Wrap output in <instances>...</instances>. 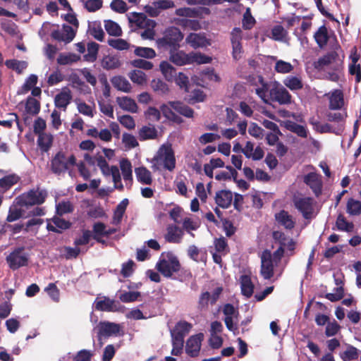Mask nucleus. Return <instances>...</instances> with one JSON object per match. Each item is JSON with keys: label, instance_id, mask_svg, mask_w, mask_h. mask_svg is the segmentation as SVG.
<instances>
[{"label": "nucleus", "instance_id": "nucleus-23", "mask_svg": "<svg viewBox=\"0 0 361 361\" xmlns=\"http://www.w3.org/2000/svg\"><path fill=\"white\" fill-rule=\"evenodd\" d=\"M275 219L279 224L283 226L286 229L291 230L295 227V223L293 219V216L283 209L275 214Z\"/></svg>", "mask_w": 361, "mask_h": 361}, {"label": "nucleus", "instance_id": "nucleus-9", "mask_svg": "<svg viewBox=\"0 0 361 361\" xmlns=\"http://www.w3.org/2000/svg\"><path fill=\"white\" fill-rule=\"evenodd\" d=\"M47 193L45 190H30L20 200L23 205L41 204L44 202Z\"/></svg>", "mask_w": 361, "mask_h": 361}, {"label": "nucleus", "instance_id": "nucleus-33", "mask_svg": "<svg viewBox=\"0 0 361 361\" xmlns=\"http://www.w3.org/2000/svg\"><path fill=\"white\" fill-rule=\"evenodd\" d=\"M283 84L292 91L300 90L303 87L302 79L298 76H287L283 80Z\"/></svg>", "mask_w": 361, "mask_h": 361}, {"label": "nucleus", "instance_id": "nucleus-64", "mask_svg": "<svg viewBox=\"0 0 361 361\" xmlns=\"http://www.w3.org/2000/svg\"><path fill=\"white\" fill-rule=\"evenodd\" d=\"M110 7L113 11L119 13H124L128 9L126 3L123 0H113Z\"/></svg>", "mask_w": 361, "mask_h": 361}, {"label": "nucleus", "instance_id": "nucleus-62", "mask_svg": "<svg viewBox=\"0 0 361 361\" xmlns=\"http://www.w3.org/2000/svg\"><path fill=\"white\" fill-rule=\"evenodd\" d=\"M122 141L124 143L125 147L128 149L135 148L139 145L135 137L127 133H123Z\"/></svg>", "mask_w": 361, "mask_h": 361}, {"label": "nucleus", "instance_id": "nucleus-32", "mask_svg": "<svg viewBox=\"0 0 361 361\" xmlns=\"http://www.w3.org/2000/svg\"><path fill=\"white\" fill-rule=\"evenodd\" d=\"M113 86L118 90L129 92L131 90L130 83L122 76H114L111 80Z\"/></svg>", "mask_w": 361, "mask_h": 361}, {"label": "nucleus", "instance_id": "nucleus-61", "mask_svg": "<svg viewBox=\"0 0 361 361\" xmlns=\"http://www.w3.org/2000/svg\"><path fill=\"white\" fill-rule=\"evenodd\" d=\"M49 297L55 302H59L60 298L59 290L54 283H50L44 289Z\"/></svg>", "mask_w": 361, "mask_h": 361}, {"label": "nucleus", "instance_id": "nucleus-26", "mask_svg": "<svg viewBox=\"0 0 361 361\" xmlns=\"http://www.w3.org/2000/svg\"><path fill=\"white\" fill-rule=\"evenodd\" d=\"M116 101L122 109L131 113H136L137 111V105L134 99L128 97H118Z\"/></svg>", "mask_w": 361, "mask_h": 361}, {"label": "nucleus", "instance_id": "nucleus-47", "mask_svg": "<svg viewBox=\"0 0 361 361\" xmlns=\"http://www.w3.org/2000/svg\"><path fill=\"white\" fill-rule=\"evenodd\" d=\"M99 44L94 42H91L87 44V54L84 56L86 61L94 62L97 59Z\"/></svg>", "mask_w": 361, "mask_h": 361}, {"label": "nucleus", "instance_id": "nucleus-38", "mask_svg": "<svg viewBox=\"0 0 361 361\" xmlns=\"http://www.w3.org/2000/svg\"><path fill=\"white\" fill-rule=\"evenodd\" d=\"M157 137V130L155 127L145 126L139 130V139L146 140L155 139Z\"/></svg>", "mask_w": 361, "mask_h": 361}, {"label": "nucleus", "instance_id": "nucleus-18", "mask_svg": "<svg viewBox=\"0 0 361 361\" xmlns=\"http://www.w3.org/2000/svg\"><path fill=\"white\" fill-rule=\"evenodd\" d=\"M99 337H109L113 335H118L121 331V326L118 324L110 322H101L99 324Z\"/></svg>", "mask_w": 361, "mask_h": 361}, {"label": "nucleus", "instance_id": "nucleus-7", "mask_svg": "<svg viewBox=\"0 0 361 361\" xmlns=\"http://www.w3.org/2000/svg\"><path fill=\"white\" fill-rule=\"evenodd\" d=\"M8 267L12 270H17L28 264L29 254L23 246L16 247L6 258Z\"/></svg>", "mask_w": 361, "mask_h": 361}, {"label": "nucleus", "instance_id": "nucleus-24", "mask_svg": "<svg viewBox=\"0 0 361 361\" xmlns=\"http://www.w3.org/2000/svg\"><path fill=\"white\" fill-rule=\"evenodd\" d=\"M338 59V54L336 51H330L315 61L314 63V66L317 70H322L324 66L336 62Z\"/></svg>", "mask_w": 361, "mask_h": 361}, {"label": "nucleus", "instance_id": "nucleus-39", "mask_svg": "<svg viewBox=\"0 0 361 361\" xmlns=\"http://www.w3.org/2000/svg\"><path fill=\"white\" fill-rule=\"evenodd\" d=\"M80 56L73 53L63 54L61 53L57 58V63L59 65H71L78 61Z\"/></svg>", "mask_w": 361, "mask_h": 361}, {"label": "nucleus", "instance_id": "nucleus-52", "mask_svg": "<svg viewBox=\"0 0 361 361\" xmlns=\"http://www.w3.org/2000/svg\"><path fill=\"white\" fill-rule=\"evenodd\" d=\"M160 69L165 78L170 80L176 75V69L167 61L160 63Z\"/></svg>", "mask_w": 361, "mask_h": 361}, {"label": "nucleus", "instance_id": "nucleus-6", "mask_svg": "<svg viewBox=\"0 0 361 361\" xmlns=\"http://www.w3.org/2000/svg\"><path fill=\"white\" fill-rule=\"evenodd\" d=\"M167 257L168 259H160L156 268L164 277L171 278L173 273L180 271L181 265L176 256L169 254Z\"/></svg>", "mask_w": 361, "mask_h": 361}, {"label": "nucleus", "instance_id": "nucleus-12", "mask_svg": "<svg viewBox=\"0 0 361 361\" xmlns=\"http://www.w3.org/2000/svg\"><path fill=\"white\" fill-rule=\"evenodd\" d=\"M94 307L97 311L102 312H116L118 310L119 302L112 300L106 296H103L101 299L97 298L94 302Z\"/></svg>", "mask_w": 361, "mask_h": 361}, {"label": "nucleus", "instance_id": "nucleus-45", "mask_svg": "<svg viewBox=\"0 0 361 361\" xmlns=\"http://www.w3.org/2000/svg\"><path fill=\"white\" fill-rule=\"evenodd\" d=\"M25 111L27 114L37 115L40 111V103L36 99L29 97L25 103Z\"/></svg>", "mask_w": 361, "mask_h": 361}, {"label": "nucleus", "instance_id": "nucleus-57", "mask_svg": "<svg viewBox=\"0 0 361 361\" xmlns=\"http://www.w3.org/2000/svg\"><path fill=\"white\" fill-rule=\"evenodd\" d=\"M73 211V207L69 201H62L56 205V214L59 216L71 213Z\"/></svg>", "mask_w": 361, "mask_h": 361}, {"label": "nucleus", "instance_id": "nucleus-10", "mask_svg": "<svg viewBox=\"0 0 361 361\" xmlns=\"http://www.w3.org/2000/svg\"><path fill=\"white\" fill-rule=\"evenodd\" d=\"M211 13L210 9L207 7L189 8L183 7L177 8L175 14L178 16L187 18H203Z\"/></svg>", "mask_w": 361, "mask_h": 361}, {"label": "nucleus", "instance_id": "nucleus-58", "mask_svg": "<svg viewBox=\"0 0 361 361\" xmlns=\"http://www.w3.org/2000/svg\"><path fill=\"white\" fill-rule=\"evenodd\" d=\"M140 296V293L138 291H129L124 292L119 295V299L123 302H132L137 300Z\"/></svg>", "mask_w": 361, "mask_h": 361}, {"label": "nucleus", "instance_id": "nucleus-55", "mask_svg": "<svg viewBox=\"0 0 361 361\" xmlns=\"http://www.w3.org/2000/svg\"><path fill=\"white\" fill-rule=\"evenodd\" d=\"M108 44L117 50H127L129 49V44L123 39H109Z\"/></svg>", "mask_w": 361, "mask_h": 361}, {"label": "nucleus", "instance_id": "nucleus-53", "mask_svg": "<svg viewBox=\"0 0 361 361\" xmlns=\"http://www.w3.org/2000/svg\"><path fill=\"white\" fill-rule=\"evenodd\" d=\"M128 76L130 79L135 83L143 85L147 82L146 74L140 70H134L131 71Z\"/></svg>", "mask_w": 361, "mask_h": 361}, {"label": "nucleus", "instance_id": "nucleus-34", "mask_svg": "<svg viewBox=\"0 0 361 361\" xmlns=\"http://www.w3.org/2000/svg\"><path fill=\"white\" fill-rule=\"evenodd\" d=\"M101 63L102 68L106 70L115 69L121 66L118 57L114 55H107L104 56Z\"/></svg>", "mask_w": 361, "mask_h": 361}, {"label": "nucleus", "instance_id": "nucleus-31", "mask_svg": "<svg viewBox=\"0 0 361 361\" xmlns=\"http://www.w3.org/2000/svg\"><path fill=\"white\" fill-rule=\"evenodd\" d=\"M53 137L51 135L47 133H39L38 135L37 145L42 152H47L51 147Z\"/></svg>", "mask_w": 361, "mask_h": 361}, {"label": "nucleus", "instance_id": "nucleus-19", "mask_svg": "<svg viewBox=\"0 0 361 361\" xmlns=\"http://www.w3.org/2000/svg\"><path fill=\"white\" fill-rule=\"evenodd\" d=\"M185 42L195 49L205 47L210 44L205 34L201 32L190 33L185 38Z\"/></svg>", "mask_w": 361, "mask_h": 361}, {"label": "nucleus", "instance_id": "nucleus-44", "mask_svg": "<svg viewBox=\"0 0 361 361\" xmlns=\"http://www.w3.org/2000/svg\"><path fill=\"white\" fill-rule=\"evenodd\" d=\"M288 34V31L281 25H274L271 28V38L275 41H284Z\"/></svg>", "mask_w": 361, "mask_h": 361}, {"label": "nucleus", "instance_id": "nucleus-42", "mask_svg": "<svg viewBox=\"0 0 361 361\" xmlns=\"http://www.w3.org/2000/svg\"><path fill=\"white\" fill-rule=\"evenodd\" d=\"M104 27L109 35L119 37L122 35L120 25L111 20H105Z\"/></svg>", "mask_w": 361, "mask_h": 361}, {"label": "nucleus", "instance_id": "nucleus-40", "mask_svg": "<svg viewBox=\"0 0 361 361\" xmlns=\"http://www.w3.org/2000/svg\"><path fill=\"white\" fill-rule=\"evenodd\" d=\"M286 128L288 130L297 134L299 137L303 138H306L307 137V130L306 128L303 126H301L293 121H288L286 124Z\"/></svg>", "mask_w": 361, "mask_h": 361}, {"label": "nucleus", "instance_id": "nucleus-51", "mask_svg": "<svg viewBox=\"0 0 361 361\" xmlns=\"http://www.w3.org/2000/svg\"><path fill=\"white\" fill-rule=\"evenodd\" d=\"M211 304V294L208 291L200 294L197 302V309L200 311H206L208 310V305Z\"/></svg>", "mask_w": 361, "mask_h": 361}, {"label": "nucleus", "instance_id": "nucleus-21", "mask_svg": "<svg viewBox=\"0 0 361 361\" xmlns=\"http://www.w3.org/2000/svg\"><path fill=\"white\" fill-rule=\"evenodd\" d=\"M183 231L175 224H169L166 228L164 238L170 243H180L183 236Z\"/></svg>", "mask_w": 361, "mask_h": 361}, {"label": "nucleus", "instance_id": "nucleus-13", "mask_svg": "<svg viewBox=\"0 0 361 361\" xmlns=\"http://www.w3.org/2000/svg\"><path fill=\"white\" fill-rule=\"evenodd\" d=\"M192 328V324L185 320L178 322L171 331L172 340L184 342L185 337L189 334Z\"/></svg>", "mask_w": 361, "mask_h": 361}, {"label": "nucleus", "instance_id": "nucleus-14", "mask_svg": "<svg viewBox=\"0 0 361 361\" xmlns=\"http://www.w3.org/2000/svg\"><path fill=\"white\" fill-rule=\"evenodd\" d=\"M313 200L311 197H300L294 200L295 208L302 214L305 219H309L313 212Z\"/></svg>", "mask_w": 361, "mask_h": 361}, {"label": "nucleus", "instance_id": "nucleus-60", "mask_svg": "<svg viewBox=\"0 0 361 361\" xmlns=\"http://www.w3.org/2000/svg\"><path fill=\"white\" fill-rule=\"evenodd\" d=\"M293 69V66L288 62L280 60L275 64V71L280 73H288Z\"/></svg>", "mask_w": 361, "mask_h": 361}, {"label": "nucleus", "instance_id": "nucleus-41", "mask_svg": "<svg viewBox=\"0 0 361 361\" xmlns=\"http://www.w3.org/2000/svg\"><path fill=\"white\" fill-rule=\"evenodd\" d=\"M336 226L338 230L346 232L352 231L354 228V224L348 222L342 214H339L337 216Z\"/></svg>", "mask_w": 361, "mask_h": 361}, {"label": "nucleus", "instance_id": "nucleus-8", "mask_svg": "<svg viewBox=\"0 0 361 361\" xmlns=\"http://www.w3.org/2000/svg\"><path fill=\"white\" fill-rule=\"evenodd\" d=\"M260 274L265 280H270L274 276L275 262L272 260L271 252L264 250L261 255Z\"/></svg>", "mask_w": 361, "mask_h": 361}, {"label": "nucleus", "instance_id": "nucleus-63", "mask_svg": "<svg viewBox=\"0 0 361 361\" xmlns=\"http://www.w3.org/2000/svg\"><path fill=\"white\" fill-rule=\"evenodd\" d=\"M65 79V76L59 71L56 70L50 74L47 79V83L49 86H54Z\"/></svg>", "mask_w": 361, "mask_h": 361}, {"label": "nucleus", "instance_id": "nucleus-17", "mask_svg": "<svg viewBox=\"0 0 361 361\" xmlns=\"http://www.w3.org/2000/svg\"><path fill=\"white\" fill-rule=\"evenodd\" d=\"M203 334H198L190 336L186 342L185 350L190 357H196L198 355L201 348V342L203 339Z\"/></svg>", "mask_w": 361, "mask_h": 361}, {"label": "nucleus", "instance_id": "nucleus-49", "mask_svg": "<svg viewBox=\"0 0 361 361\" xmlns=\"http://www.w3.org/2000/svg\"><path fill=\"white\" fill-rule=\"evenodd\" d=\"M19 180V177L15 174L8 175L0 178V187L5 190L10 189Z\"/></svg>", "mask_w": 361, "mask_h": 361}, {"label": "nucleus", "instance_id": "nucleus-43", "mask_svg": "<svg viewBox=\"0 0 361 361\" xmlns=\"http://www.w3.org/2000/svg\"><path fill=\"white\" fill-rule=\"evenodd\" d=\"M346 211L350 215H360L361 214V202L350 198L347 202Z\"/></svg>", "mask_w": 361, "mask_h": 361}, {"label": "nucleus", "instance_id": "nucleus-46", "mask_svg": "<svg viewBox=\"0 0 361 361\" xmlns=\"http://www.w3.org/2000/svg\"><path fill=\"white\" fill-rule=\"evenodd\" d=\"M176 24L185 28H190L192 30L197 31L201 29V25L199 20H191V19H178L176 20Z\"/></svg>", "mask_w": 361, "mask_h": 361}, {"label": "nucleus", "instance_id": "nucleus-50", "mask_svg": "<svg viewBox=\"0 0 361 361\" xmlns=\"http://www.w3.org/2000/svg\"><path fill=\"white\" fill-rule=\"evenodd\" d=\"M5 64L8 68L16 71L18 73H21L27 66V62L16 59L6 60Z\"/></svg>", "mask_w": 361, "mask_h": 361}, {"label": "nucleus", "instance_id": "nucleus-1", "mask_svg": "<svg viewBox=\"0 0 361 361\" xmlns=\"http://www.w3.org/2000/svg\"><path fill=\"white\" fill-rule=\"evenodd\" d=\"M257 79V82L252 83V85H260V87L255 89V93L264 103L269 104V100L278 102L281 105L291 103V94L278 82L269 83L264 80L262 75H258Z\"/></svg>", "mask_w": 361, "mask_h": 361}, {"label": "nucleus", "instance_id": "nucleus-54", "mask_svg": "<svg viewBox=\"0 0 361 361\" xmlns=\"http://www.w3.org/2000/svg\"><path fill=\"white\" fill-rule=\"evenodd\" d=\"M256 23V20L252 16L250 9L247 8L243 15L242 20L243 27L244 30L252 29Z\"/></svg>", "mask_w": 361, "mask_h": 361}, {"label": "nucleus", "instance_id": "nucleus-56", "mask_svg": "<svg viewBox=\"0 0 361 361\" xmlns=\"http://www.w3.org/2000/svg\"><path fill=\"white\" fill-rule=\"evenodd\" d=\"M135 54L145 59H153L156 56L155 51L149 47H137L135 51Z\"/></svg>", "mask_w": 361, "mask_h": 361}, {"label": "nucleus", "instance_id": "nucleus-2", "mask_svg": "<svg viewBox=\"0 0 361 361\" xmlns=\"http://www.w3.org/2000/svg\"><path fill=\"white\" fill-rule=\"evenodd\" d=\"M184 35L179 28L171 26L165 30L163 36L156 41L157 48L163 51L170 52L180 47Z\"/></svg>", "mask_w": 361, "mask_h": 361}, {"label": "nucleus", "instance_id": "nucleus-36", "mask_svg": "<svg viewBox=\"0 0 361 361\" xmlns=\"http://www.w3.org/2000/svg\"><path fill=\"white\" fill-rule=\"evenodd\" d=\"M120 167L124 180L126 182L128 181L131 185L133 182V174L130 161L127 159H122L120 162Z\"/></svg>", "mask_w": 361, "mask_h": 361}, {"label": "nucleus", "instance_id": "nucleus-11", "mask_svg": "<svg viewBox=\"0 0 361 361\" xmlns=\"http://www.w3.org/2000/svg\"><path fill=\"white\" fill-rule=\"evenodd\" d=\"M303 181L311 188L316 197L322 195L323 183L320 175L310 172L304 176Z\"/></svg>", "mask_w": 361, "mask_h": 361}, {"label": "nucleus", "instance_id": "nucleus-27", "mask_svg": "<svg viewBox=\"0 0 361 361\" xmlns=\"http://www.w3.org/2000/svg\"><path fill=\"white\" fill-rule=\"evenodd\" d=\"M137 180L145 185H151L152 178L151 172L145 166H140L135 169Z\"/></svg>", "mask_w": 361, "mask_h": 361}, {"label": "nucleus", "instance_id": "nucleus-20", "mask_svg": "<svg viewBox=\"0 0 361 361\" xmlns=\"http://www.w3.org/2000/svg\"><path fill=\"white\" fill-rule=\"evenodd\" d=\"M233 198V193L231 190H220L216 192L214 200L218 207L227 209L231 205Z\"/></svg>", "mask_w": 361, "mask_h": 361}, {"label": "nucleus", "instance_id": "nucleus-30", "mask_svg": "<svg viewBox=\"0 0 361 361\" xmlns=\"http://www.w3.org/2000/svg\"><path fill=\"white\" fill-rule=\"evenodd\" d=\"M343 104V95L341 90H335L329 98V109L337 110L341 109Z\"/></svg>", "mask_w": 361, "mask_h": 361}, {"label": "nucleus", "instance_id": "nucleus-22", "mask_svg": "<svg viewBox=\"0 0 361 361\" xmlns=\"http://www.w3.org/2000/svg\"><path fill=\"white\" fill-rule=\"evenodd\" d=\"M53 224L48 222L47 229L56 233H61L62 231L67 230L71 227L72 223L59 216H54L50 220Z\"/></svg>", "mask_w": 361, "mask_h": 361}, {"label": "nucleus", "instance_id": "nucleus-16", "mask_svg": "<svg viewBox=\"0 0 361 361\" xmlns=\"http://www.w3.org/2000/svg\"><path fill=\"white\" fill-rule=\"evenodd\" d=\"M129 22L135 24L137 27L146 29L151 25H157L155 20L149 19L143 13L133 12L128 17Z\"/></svg>", "mask_w": 361, "mask_h": 361}, {"label": "nucleus", "instance_id": "nucleus-48", "mask_svg": "<svg viewBox=\"0 0 361 361\" xmlns=\"http://www.w3.org/2000/svg\"><path fill=\"white\" fill-rule=\"evenodd\" d=\"M152 90L159 94H164L169 92L167 84L161 79H153L151 82Z\"/></svg>", "mask_w": 361, "mask_h": 361}, {"label": "nucleus", "instance_id": "nucleus-4", "mask_svg": "<svg viewBox=\"0 0 361 361\" xmlns=\"http://www.w3.org/2000/svg\"><path fill=\"white\" fill-rule=\"evenodd\" d=\"M76 164V157L73 154L68 153L62 149L52 156L49 169L52 173L60 176L71 169Z\"/></svg>", "mask_w": 361, "mask_h": 361}, {"label": "nucleus", "instance_id": "nucleus-5", "mask_svg": "<svg viewBox=\"0 0 361 361\" xmlns=\"http://www.w3.org/2000/svg\"><path fill=\"white\" fill-rule=\"evenodd\" d=\"M153 161L154 166H163L164 169L169 171H173L176 167V158L171 145H162L158 149Z\"/></svg>", "mask_w": 361, "mask_h": 361}, {"label": "nucleus", "instance_id": "nucleus-29", "mask_svg": "<svg viewBox=\"0 0 361 361\" xmlns=\"http://www.w3.org/2000/svg\"><path fill=\"white\" fill-rule=\"evenodd\" d=\"M241 292L247 298H250L253 294L254 285L249 276L243 275L240 277Z\"/></svg>", "mask_w": 361, "mask_h": 361}, {"label": "nucleus", "instance_id": "nucleus-59", "mask_svg": "<svg viewBox=\"0 0 361 361\" xmlns=\"http://www.w3.org/2000/svg\"><path fill=\"white\" fill-rule=\"evenodd\" d=\"M175 81L177 85L184 89L185 92H188L190 91L189 79L185 74L180 72L178 75H175Z\"/></svg>", "mask_w": 361, "mask_h": 361}, {"label": "nucleus", "instance_id": "nucleus-3", "mask_svg": "<svg viewBox=\"0 0 361 361\" xmlns=\"http://www.w3.org/2000/svg\"><path fill=\"white\" fill-rule=\"evenodd\" d=\"M169 60L176 66H184L192 63L205 64L212 62V57L200 52H190L188 54L179 49L169 53Z\"/></svg>", "mask_w": 361, "mask_h": 361}, {"label": "nucleus", "instance_id": "nucleus-25", "mask_svg": "<svg viewBox=\"0 0 361 361\" xmlns=\"http://www.w3.org/2000/svg\"><path fill=\"white\" fill-rule=\"evenodd\" d=\"M170 105L179 114L186 117L192 118L194 111L192 108L180 102H171Z\"/></svg>", "mask_w": 361, "mask_h": 361}, {"label": "nucleus", "instance_id": "nucleus-28", "mask_svg": "<svg viewBox=\"0 0 361 361\" xmlns=\"http://www.w3.org/2000/svg\"><path fill=\"white\" fill-rule=\"evenodd\" d=\"M339 355L343 361H353L359 357L360 352L357 348L347 344L345 350L340 353Z\"/></svg>", "mask_w": 361, "mask_h": 361}, {"label": "nucleus", "instance_id": "nucleus-15", "mask_svg": "<svg viewBox=\"0 0 361 361\" xmlns=\"http://www.w3.org/2000/svg\"><path fill=\"white\" fill-rule=\"evenodd\" d=\"M72 99L73 96L71 90L68 87H64L55 96L54 105L56 108L66 111Z\"/></svg>", "mask_w": 361, "mask_h": 361}, {"label": "nucleus", "instance_id": "nucleus-35", "mask_svg": "<svg viewBox=\"0 0 361 361\" xmlns=\"http://www.w3.org/2000/svg\"><path fill=\"white\" fill-rule=\"evenodd\" d=\"M314 39L319 47L326 45L329 40L328 30L325 25H322L314 35Z\"/></svg>", "mask_w": 361, "mask_h": 361}, {"label": "nucleus", "instance_id": "nucleus-37", "mask_svg": "<svg viewBox=\"0 0 361 361\" xmlns=\"http://www.w3.org/2000/svg\"><path fill=\"white\" fill-rule=\"evenodd\" d=\"M106 225L102 222H97L92 226V238L99 243L104 244L105 240L102 237L105 236Z\"/></svg>", "mask_w": 361, "mask_h": 361}]
</instances>
